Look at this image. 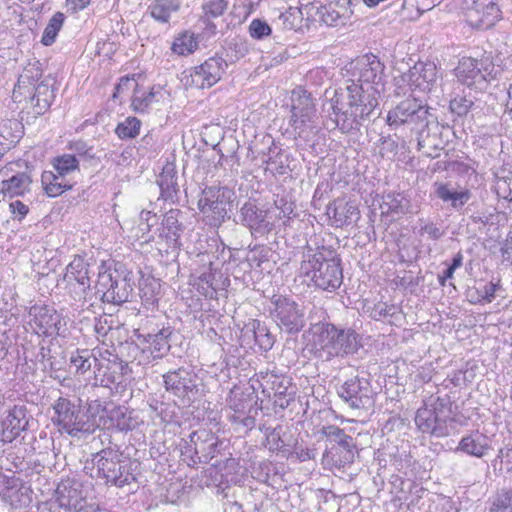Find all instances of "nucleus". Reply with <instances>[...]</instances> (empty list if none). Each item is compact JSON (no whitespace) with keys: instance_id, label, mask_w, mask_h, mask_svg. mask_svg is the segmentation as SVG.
<instances>
[{"instance_id":"obj_1","label":"nucleus","mask_w":512,"mask_h":512,"mask_svg":"<svg viewBox=\"0 0 512 512\" xmlns=\"http://www.w3.org/2000/svg\"><path fill=\"white\" fill-rule=\"evenodd\" d=\"M380 91L365 89L363 85L350 83L344 89L326 90L323 110L334 115L335 125L343 132L359 130L378 106Z\"/></svg>"},{"instance_id":"obj_2","label":"nucleus","mask_w":512,"mask_h":512,"mask_svg":"<svg viewBox=\"0 0 512 512\" xmlns=\"http://www.w3.org/2000/svg\"><path fill=\"white\" fill-rule=\"evenodd\" d=\"M431 108L412 98L401 101L387 114L389 126H406L416 135L418 150L430 158H437L444 148L442 126Z\"/></svg>"},{"instance_id":"obj_3","label":"nucleus","mask_w":512,"mask_h":512,"mask_svg":"<svg viewBox=\"0 0 512 512\" xmlns=\"http://www.w3.org/2000/svg\"><path fill=\"white\" fill-rule=\"evenodd\" d=\"M308 346L323 361L343 358L358 351L359 335L352 328H339L332 323L313 324L306 332Z\"/></svg>"},{"instance_id":"obj_4","label":"nucleus","mask_w":512,"mask_h":512,"mask_svg":"<svg viewBox=\"0 0 512 512\" xmlns=\"http://www.w3.org/2000/svg\"><path fill=\"white\" fill-rule=\"evenodd\" d=\"M414 420L420 432L435 438L458 434L460 428L465 425L462 417L452 411V402L448 395H431L424 400Z\"/></svg>"},{"instance_id":"obj_5","label":"nucleus","mask_w":512,"mask_h":512,"mask_svg":"<svg viewBox=\"0 0 512 512\" xmlns=\"http://www.w3.org/2000/svg\"><path fill=\"white\" fill-rule=\"evenodd\" d=\"M53 410V421L60 431L76 438L94 433L96 426L82 411L80 400L59 397L53 404Z\"/></svg>"},{"instance_id":"obj_6","label":"nucleus","mask_w":512,"mask_h":512,"mask_svg":"<svg viewBox=\"0 0 512 512\" xmlns=\"http://www.w3.org/2000/svg\"><path fill=\"white\" fill-rule=\"evenodd\" d=\"M92 462L97 467V477L106 484L123 487L136 480L131 461L124 459L118 450L102 449L93 455Z\"/></svg>"},{"instance_id":"obj_7","label":"nucleus","mask_w":512,"mask_h":512,"mask_svg":"<svg viewBox=\"0 0 512 512\" xmlns=\"http://www.w3.org/2000/svg\"><path fill=\"white\" fill-rule=\"evenodd\" d=\"M315 103L310 93L297 90L292 93L290 126L296 138L309 142L317 133Z\"/></svg>"},{"instance_id":"obj_8","label":"nucleus","mask_w":512,"mask_h":512,"mask_svg":"<svg viewBox=\"0 0 512 512\" xmlns=\"http://www.w3.org/2000/svg\"><path fill=\"white\" fill-rule=\"evenodd\" d=\"M234 198V191L228 187H206L198 199V208L210 225L218 227L229 218Z\"/></svg>"},{"instance_id":"obj_9","label":"nucleus","mask_w":512,"mask_h":512,"mask_svg":"<svg viewBox=\"0 0 512 512\" xmlns=\"http://www.w3.org/2000/svg\"><path fill=\"white\" fill-rule=\"evenodd\" d=\"M384 64L373 54L364 55L351 63L352 79L358 85H363L365 89L372 88L376 91H383L384 87Z\"/></svg>"},{"instance_id":"obj_10","label":"nucleus","mask_w":512,"mask_h":512,"mask_svg":"<svg viewBox=\"0 0 512 512\" xmlns=\"http://www.w3.org/2000/svg\"><path fill=\"white\" fill-rule=\"evenodd\" d=\"M163 386L166 392L189 404L198 394L197 375L190 369L179 367L163 374Z\"/></svg>"},{"instance_id":"obj_11","label":"nucleus","mask_w":512,"mask_h":512,"mask_svg":"<svg viewBox=\"0 0 512 512\" xmlns=\"http://www.w3.org/2000/svg\"><path fill=\"white\" fill-rule=\"evenodd\" d=\"M257 382L262 388V393L267 398H273L274 405L285 409L293 400L295 394L290 378L273 371H260L257 374Z\"/></svg>"},{"instance_id":"obj_12","label":"nucleus","mask_w":512,"mask_h":512,"mask_svg":"<svg viewBox=\"0 0 512 512\" xmlns=\"http://www.w3.org/2000/svg\"><path fill=\"white\" fill-rule=\"evenodd\" d=\"M493 71L494 65L488 58L463 57L455 68V75L462 84L482 89L494 78Z\"/></svg>"},{"instance_id":"obj_13","label":"nucleus","mask_w":512,"mask_h":512,"mask_svg":"<svg viewBox=\"0 0 512 512\" xmlns=\"http://www.w3.org/2000/svg\"><path fill=\"white\" fill-rule=\"evenodd\" d=\"M337 394L353 410H369L374 405V392L366 378L346 380L337 389Z\"/></svg>"},{"instance_id":"obj_14","label":"nucleus","mask_w":512,"mask_h":512,"mask_svg":"<svg viewBox=\"0 0 512 512\" xmlns=\"http://www.w3.org/2000/svg\"><path fill=\"white\" fill-rule=\"evenodd\" d=\"M271 302L274 305V316L277 324L287 333H298L305 326L304 311L298 304L286 296L273 293Z\"/></svg>"},{"instance_id":"obj_15","label":"nucleus","mask_w":512,"mask_h":512,"mask_svg":"<svg viewBox=\"0 0 512 512\" xmlns=\"http://www.w3.org/2000/svg\"><path fill=\"white\" fill-rule=\"evenodd\" d=\"M320 432L330 444V446H326L325 450L327 457L331 456L334 459L339 454V459L335 460L339 465L353 462L356 445L352 436L346 434L343 429L335 425H325L321 428Z\"/></svg>"},{"instance_id":"obj_16","label":"nucleus","mask_w":512,"mask_h":512,"mask_svg":"<svg viewBox=\"0 0 512 512\" xmlns=\"http://www.w3.org/2000/svg\"><path fill=\"white\" fill-rule=\"evenodd\" d=\"M218 452V437L207 429H200L189 435L183 455H189L193 464L208 463Z\"/></svg>"},{"instance_id":"obj_17","label":"nucleus","mask_w":512,"mask_h":512,"mask_svg":"<svg viewBox=\"0 0 512 512\" xmlns=\"http://www.w3.org/2000/svg\"><path fill=\"white\" fill-rule=\"evenodd\" d=\"M227 66L223 58L211 57L189 70V75L185 76V84L197 89L210 88L221 79Z\"/></svg>"},{"instance_id":"obj_18","label":"nucleus","mask_w":512,"mask_h":512,"mask_svg":"<svg viewBox=\"0 0 512 512\" xmlns=\"http://www.w3.org/2000/svg\"><path fill=\"white\" fill-rule=\"evenodd\" d=\"M413 90L436 93L440 87L438 68L434 62L418 61L402 76Z\"/></svg>"},{"instance_id":"obj_19","label":"nucleus","mask_w":512,"mask_h":512,"mask_svg":"<svg viewBox=\"0 0 512 512\" xmlns=\"http://www.w3.org/2000/svg\"><path fill=\"white\" fill-rule=\"evenodd\" d=\"M464 15L471 27L487 30L501 19V10L497 0H472Z\"/></svg>"},{"instance_id":"obj_20","label":"nucleus","mask_w":512,"mask_h":512,"mask_svg":"<svg viewBox=\"0 0 512 512\" xmlns=\"http://www.w3.org/2000/svg\"><path fill=\"white\" fill-rule=\"evenodd\" d=\"M29 315L32 317L31 325L38 335L59 334L61 318L54 308L34 305L30 308Z\"/></svg>"},{"instance_id":"obj_21","label":"nucleus","mask_w":512,"mask_h":512,"mask_svg":"<svg viewBox=\"0 0 512 512\" xmlns=\"http://www.w3.org/2000/svg\"><path fill=\"white\" fill-rule=\"evenodd\" d=\"M55 499L59 507L67 512H80L86 503L80 484L71 479L58 484Z\"/></svg>"},{"instance_id":"obj_22","label":"nucleus","mask_w":512,"mask_h":512,"mask_svg":"<svg viewBox=\"0 0 512 512\" xmlns=\"http://www.w3.org/2000/svg\"><path fill=\"white\" fill-rule=\"evenodd\" d=\"M308 280L304 279L301 285L314 288H340L343 280L342 269L339 261H332L324 266V268H317L311 270L310 276H305Z\"/></svg>"},{"instance_id":"obj_23","label":"nucleus","mask_w":512,"mask_h":512,"mask_svg":"<svg viewBox=\"0 0 512 512\" xmlns=\"http://www.w3.org/2000/svg\"><path fill=\"white\" fill-rule=\"evenodd\" d=\"M391 493L395 494V501L407 508L417 505L422 498L425 489L411 479H404L399 475H392L390 478Z\"/></svg>"},{"instance_id":"obj_24","label":"nucleus","mask_w":512,"mask_h":512,"mask_svg":"<svg viewBox=\"0 0 512 512\" xmlns=\"http://www.w3.org/2000/svg\"><path fill=\"white\" fill-rule=\"evenodd\" d=\"M303 257L304 261L301 264L300 271L305 276H310L311 270L324 268V266L332 261H337L336 251L331 246H321L315 250L310 245H307Z\"/></svg>"},{"instance_id":"obj_25","label":"nucleus","mask_w":512,"mask_h":512,"mask_svg":"<svg viewBox=\"0 0 512 512\" xmlns=\"http://www.w3.org/2000/svg\"><path fill=\"white\" fill-rule=\"evenodd\" d=\"M98 357L104 358V355L100 349H81L77 350L72 354L70 362L75 367L78 373L84 374L92 367L94 368L95 382L98 383V376L104 368V364L99 360Z\"/></svg>"},{"instance_id":"obj_26","label":"nucleus","mask_w":512,"mask_h":512,"mask_svg":"<svg viewBox=\"0 0 512 512\" xmlns=\"http://www.w3.org/2000/svg\"><path fill=\"white\" fill-rule=\"evenodd\" d=\"M490 449L489 437L476 430L461 438L455 452H462L469 456L482 458Z\"/></svg>"},{"instance_id":"obj_27","label":"nucleus","mask_w":512,"mask_h":512,"mask_svg":"<svg viewBox=\"0 0 512 512\" xmlns=\"http://www.w3.org/2000/svg\"><path fill=\"white\" fill-rule=\"evenodd\" d=\"M28 425L27 408L24 405H14L9 411L3 421L4 426V437L8 441H12L14 438L20 435V433L26 429Z\"/></svg>"},{"instance_id":"obj_28","label":"nucleus","mask_w":512,"mask_h":512,"mask_svg":"<svg viewBox=\"0 0 512 512\" xmlns=\"http://www.w3.org/2000/svg\"><path fill=\"white\" fill-rule=\"evenodd\" d=\"M34 94L30 97L29 108L32 109L33 117L43 115L51 106L55 94L49 81L44 80L34 87ZM28 108V106L26 107Z\"/></svg>"},{"instance_id":"obj_29","label":"nucleus","mask_w":512,"mask_h":512,"mask_svg":"<svg viewBox=\"0 0 512 512\" xmlns=\"http://www.w3.org/2000/svg\"><path fill=\"white\" fill-rule=\"evenodd\" d=\"M63 282L69 287L79 285L90 288L88 265L82 258H74V260L67 266Z\"/></svg>"},{"instance_id":"obj_30","label":"nucleus","mask_w":512,"mask_h":512,"mask_svg":"<svg viewBox=\"0 0 512 512\" xmlns=\"http://www.w3.org/2000/svg\"><path fill=\"white\" fill-rule=\"evenodd\" d=\"M179 215V210L172 209L164 215L162 220V232L160 236L164 237L169 247L172 248H178L180 246L179 238L182 232V227L179 224Z\"/></svg>"},{"instance_id":"obj_31","label":"nucleus","mask_w":512,"mask_h":512,"mask_svg":"<svg viewBox=\"0 0 512 512\" xmlns=\"http://www.w3.org/2000/svg\"><path fill=\"white\" fill-rule=\"evenodd\" d=\"M109 418L111 425L121 432L132 431L141 423L134 410L120 406L110 411Z\"/></svg>"},{"instance_id":"obj_32","label":"nucleus","mask_w":512,"mask_h":512,"mask_svg":"<svg viewBox=\"0 0 512 512\" xmlns=\"http://www.w3.org/2000/svg\"><path fill=\"white\" fill-rule=\"evenodd\" d=\"M241 221L251 230L262 232L267 229L268 222L265 221L266 214L254 203L247 201L240 210Z\"/></svg>"},{"instance_id":"obj_33","label":"nucleus","mask_w":512,"mask_h":512,"mask_svg":"<svg viewBox=\"0 0 512 512\" xmlns=\"http://www.w3.org/2000/svg\"><path fill=\"white\" fill-rule=\"evenodd\" d=\"M66 176L60 175L55 171H44L41 175V183L45 193L49 197H57L65 191L71 190L73 185L68 182Z\"/></svg>"},{"instance_id":"obj_34","label":"nucleus","mask_w":512,"mask_h":512,"mask_svg":"<svg viewBox=\"0 0 512 512\" xmlns=\"http://www.w3.org/2000/svg\"><path fill=\"white\" fill-rule=\"evenodd\" d=\"M180 0H154L148 7L150 16L157 22L168 23L171 15L180 9Z\"/></svg>"},{"instance_id":"obj_35","label":"nucleus","mask_w":512,"mask_h":512,"mask_svg":"<svg viewBox=\"0 0 512 512\" xmlns=\"http://www.w3.org/2000/svg\"><path fill=\"white\" fill-rule=\"evenodd\" d=\"M332 212L337 226L349 225L359 219V210L352 202L337 200L334 202Z\"/></svg>"},{"instance_id":"obj_36","label":"nucleus","mask_w":512,"mask_h":512,"mask_svg":"<svg viewBox=\"0 0 512 512\" xmlns=\"http://www.w3.org/2000/svg\"><path fill=\"white\" fill-rule=\"evenodd\" d=\"M42 77V69L39 61L29 62L19 75L18 82L13 91V98L17 99L22 94V89L34 85Z\"/></svg>"},{"instance_id":"obj_37","label":"nucleus","mask_w":512,"mask_h":512,"mask_svg":"<svg viewBox=\"0 0 512 512\" xmlns=\"http://www.w3.org/2000/svg\"><path fill=\"white\" fill-rule=\"evenodd\" d=\"M170 330L163 328L156 334H147L144 336L145 342L149 344V349L153 355V359H160L170 350L169 336Z\"/></svg>"},{"instance_id":"obj_38","label":"nucleus","mask_w":512,"mask_h":512,"mask_svg":"<svg viewBox=\"0 0 512 512\" xmlns=\"http://www.w3.org/2000/svg\"><path fill=\"white\" fill-rule=\"evenodd\" d=\"M271 146L269 147V157L265 160L266 172H270L274 176H282L290 171L289 165L287 164V156L283 155L281 149L278 151L274 145V140L269 138Z\"/></svg>"},{"instance_id":"obj_39","label":"nucleus","mask_w":512,"mask_h":512,"mask_svg":"<svg viewBox=\"0 0 512 512\" xmlns=\"http://www.w3.org/2000/svg\"><path fill=\"white\" fill-rule=\"evenodd\" d=\"M32 180L25 172L17 173L9 179L3 180L1 183V190L4 194L11 197L21 196L29 190Z\"/></svg>"},{"instance_id":"obj_40","label":"nucleus","mask_w":512,"mask_h":512,"mask_svg":"<svg viewBox=\"0 0 512 512\" xmlns=\"http://www.w3.org/2000/svg\"><path fill=\"white\" fill-rule=\"evenodd\" d=\"M436 194L441 200L451 202L452 207L455 209L462 208L470 199V192L468 190L452 191L445 184L437 187Z\"/></svg>"},{"instance_id":"obj_41","label":"nucleus","mask_w":512,"mask_h":512,"mask_svg":"<svg viewBox=\"0 0 512 512\" xmlns=\"http://www.w3.org/2000/svg\"><path fill=\"white\" fill-rule=\"evenodd\" d=\"M158 184L165 198H173L177 193V176L172 165H166L159 176Z\"/></svg>"},{"instance_id":"obj_42","label":"nucleus","mask_w":512,"mask_h":512,"mask_svg":"<svg viewBox=\"0 0 512 512\" xmlns=\"http://www.w3.org/2000/svg\"><path fill=\"white\" fill-rule=\"evenodd\" d=\"M488 512H512V489H499L490 497Z\"/></svg>"},{"instance_id":"obj_43","label":"nucleus","mask_w":512,"mask_h":512,"mask_svg":"<svg viewBox=\"0 0 512 512\" xmlns=\"http://www.w3.org/2000/svg\"><path fill=\"white\" fill-rule=\"evenodd\" d=\"M248 326H251L254 340L262 350L268 351L273 347L274 337L263 323L259 320H252Z\"/></svg>"},{"instance_id":"obj_44","label":"nucleus","mask_w":512,"mask_h":512,"mask_svg":"<svg viewBox=\"0 0 512 512\" xmlns=\"http://www.w3.org/2000/svg\"><path fill=\"white\" fill-rule=\"evenodd\" d=\"M409 201L400 193H389L381 205L383 213L404 214L408 211Z\"/></svg>"},{"instance_id":"obj_45","label":"nucleus","mask_w":512,"mask_h":512,"mask_svg":"<svg viewBox=\"0 0 512 512\" xmlns=\"http://www.w3.org/2000/svg\"><path fill=\"white\" fill-rule=\"evenodd\" d=\"M65 16L62 12H56L49 20L44 29L41 42L45 46H50L55 42L58 32L61 30Z\"/></svg>"},{"instance_id":"obj_46","label":"nucleus","mask_w":512,"mask_h":512,"mask_svg":"<svg viewBox=\"0 0 512 512\" xmlns=\"http://www.w3.org/2000/svg\"><path fill=\"white\" fill-rule=\"evenodd\" d=\"M197 47L198 43L194 35L184 32L175 38L171 50L178 55H188L193 53Z\"/></svg>"},{"instance_id":"obj_47","label":"nucleus","mask_w":512,"mask_h":512,"mask_svg":"<svg viewBox=\"0 0 512 512\" xmlns=\"http://www.w3.org/2000/svg\"><path fill=\"white\" fill-rule=\"evenodd\" d=\"M227 401L232 412L247 413L251 407V400L248 399V396L243 391L236 387L230 390Z\"/></svg>"},{"instance_id":"obj_48","label":"nucleus","mask_w":512,"mask_h":512,"mask_svg":"<svg viewBox=\"0 0 512 512\" xmlns=\"http://www.w3.org/2000/svg\"><path fill=\"white\" fill-rule=\"evenodd\" d=\"M264 446L271 452H285L286 444L282 439V427L277 426L275 428L265 429V442Z\"/></svg>"},{"instance_id":"obj_49","label":"nucleus","mask_w":512,"mask_h":512,"mask_svg":"<svg viewBox=\"0 0 512 512\" xmlns=\"http://www.w3.org/2000/svg\"><path fill=\"white\" fill-rule=\"evenodd\" d=\"M53 167L57 173L63 176H67L71 172L75 171L79 167V160L75 155L63 154L54 158Z\"/></svg>"},{"instance_id":"obj_50","label":"nucleus","mask_w":512,"mask_h":512,"mask_svg":"<svg viewBox=\"0 0 512 512\" xmlns=\"http://www.w3.org/2000/svg\"><path fill=\"white\" fill-rule=\"evenodd\" d=\"M21 485V480L15 476H7L0 472V497L14 502V491Z\"/></svg>"},{"instance_id":"obj_51","label":"nucleus","mask_w":512,"mask_h":512,"mask_svg":"<svg viewBox=\"0 0 512 512\" xmlns=\"http://www.w3.org/2000/svg\"><path fill=\"white\" fill-rule=\"evenodd\" d=\"M141 121L136 117H128L116 127V134L121 139L134 138L139 134Z\"/></svg>"},{"instance_id":"obj_52","label":"nucleus","mask_w":512,"mask_h":512,"mask_svg":"<svg viewBox=\"0 0 512 512\" xmlns=\"http://www.w3.org/2000/svg\"><path fill=\"white\" fill-rule=\"evenodd\" d=\"M227 8V0H204L202 4L203 18L205 21L211 18H217L223 15Z\"/></svg>"},{"instance_id":"obj_53","label":"nucleus","mask_w":512,"mask_h":512,"mask_svg":"<svg viewBox=\"0 0 512 512\" xmlns=\"http://www.w3.org/2000/svg\"><path fill=\"white\" fill-rule=\"evenodd\" d=\"M272 255V250L270 247L266 245H255L250 248L246 260L248 261L251 267L256 266L260 267V265L268 261Z\"/></svg>"},{"instance_id":"obj_54","label":"nucleus","mask_w":512,"mask_h":512,"mask_svg":"<svg viewBox=\"0 0 512 512\" xmlns=\"http://www.w3.org/2000/svg\"><path fill=\"white\" fill-rule=\"evenodd\" d=\"M302 12L297 7H290L279 17L281 25L286 30H296L302 23Z\"/></svg>"},{"instance_id":"obj_55","label":"nucleus","mask_w":512,"mask_h":512,"mask_svg":"<svg viewBox=\"0 0 512 512\" xmlns=\"http://www.w3.org/2000/svg\"><path fill=\"white\" fill-rule=\"evenodd\" d=\"M160 94V90L155 91L154 88H152L150 92L143 96H134L131 106L135 112L144 113L154 102L159 101L158 95Z\"/></svg>"},{"instance_id":"obj_56","label":"nucleus","mask_w":512,"mask_h":512,"mask_svg":"<svg viewBox=\"0 0 512 512\" xmlns=\"http://www.w3.org/2000/svg\"><path fill=\"white\" fill-rule=\"evenodd\" d=\"M158 417L164 424H178L180 422V407L175 403H163L159 406Z\"/></svg>"},{"instance_id":"obj_57","label":"nucleus","mask_w":512,"mask_h":512,"mask_svg":"<svg viewBox=\"0 0 512 512\" xmlns=\"http://www.w3.org/2000/svg\"><path fill=\"white\" fill-rule=\"evenodd\" d=\"M346 11L347 9H344L343 12L336 10L332 3H330L329 5L322 7L321 18L328 26H337L344 23Z\"/></svg>"},{"instance_id":"obj_58","label":"nucleus","mask_w":512,"mask_h":512,"mask_svg":"<svg viewBox=\"0 0 512 512\" xmlns=\"http://www.w3.org/2000/svg\"><path fill=\"white\" fill-rule=\"evenodd\" d=\"M271 32L270 25L260 18L253 19L248 26L250 37L256 40H262L270 36Z\"/></svg>"},{"instance_id":"obj_59","label":"nucleus","mask_w":512,"mask_h":512,"mask_svg":"<svg viewBox=\"0 0 512 512\" xmlns=\"http://www.w3.org/2000/svg\"><path fill=\"white\" fill-rule=\"evenodd\" d=\"M68 149L72 152L71 155H75V157H79L81 159L90 160L95 158V154L93 153V147L89 146L83 140H76L69 143Z\"/></svg>"},{"instance_id":"obj_60","label":"nucleus","mask_w":512,"mask_h":512,"mask_svg":"<svg viewBox=\"0 0 512 512\" xmlns=\"http://www.w3.org/2000/svg\"><path fill=\"white\" fill-rule=\"evenodd\" d=\"M229 421L235 426V429H243L245 432L251 430L255 426V418L247 413L233 412L229 415Z\"/></svg>"},{"instance_id":"obj_61","label":"nucleus","mask_w":512,"mask_h":512,"mask_svg":"<svg viewBox=\"0 0 512 512\" xmlns=\"http://www.w3.org/2000/svg\"><path fill=\"white\" fill-rule=\"evenodd\" d=\"M496 290H466V298L471 304L490 303Z\"/></svg>"},{"instance_id":"obj_62","label":"nucleus","mask_w":512,"mask_h":512,"mask_svg":"<svg viewBox=\"0 0 512 512\" xmlns=\"http://www.w3.org/2000/svg\"><path fill=\"white\" fill-rule=\"evenodd\" d=\"M473 105L474 102L472 99L463 96L452 99L449 107L452 113H455L458 116H465L472 109Z\"/></svg>"},{"instance_id":"obj_63","label":"nucleus","mask_w":512,"mask_h":512,"mask_svg":"<svg viewBox=\"0 0 512 512\" xmlns=\"http://www.w3.org/2000/svg\"><path fill=\"white\" fill-rule=\"evenodd\" d=\"M399 149V143L394 138L382 136L379 139V154L382 157L392 158L394 157Z\"/></svg>"},{"instance_id":"obj_64","label":"nucleus","mask_w":512,"mask_h":512,"mask_svg":"<svg viewBox=\"0 0 512 512\" xmlns=\"http://www.w3.org/2000/svg\"><path fill=\"white\" fill-rule=\"evenodd\" d=\"M398 306L379 301L371 310V316L378 320L383 317L393 316L398 311Z\"/></svg>"}]
</instances>
